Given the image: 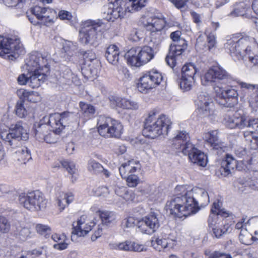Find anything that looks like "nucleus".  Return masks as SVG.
I'll list each match as a JSON object with an SVG mask.
<instances>
[{"label":"nucleus","mask_w":258,"mask_h":258,"mask_svg":"<svg viewBox=\"0 0 258 258\" xmlns=\"http://www.w3.org/2000/svg\"><path fill=\"white\" fill-rule=\"evenodd\" d=\"M102 20H89L84 23V26L80 31L79 39L81 43L87 44H95L98 42V34L97 28L102 26Z\"/></svg>","instance_id":"12"},{"label":"nucleus","mask_w":258,"mask_h":258,"mask_svg":"<svg viewBox=\"0 0 258 258\" xmlns=\"http://www.w3.org/2000/svg\"><path fill=\"white\" fill-rule=\"evenodd\" d=\"M240 242L245 245H250L254 237L246 229H242L239 235Z\"/></svg>","instance_id":"47"},{"label":"nucleus","mask_w":258,"mask_h":258,"mask_svg":"<svg viewBox=\"0 0 258 258\" xmlns=\"http://www.w3.org/2000/svg\"><path fill=\"white\" fill-rule=\"evenodd\" d=\"M244 187H249L254 189L258 190V178L253 177L252 179L248 178L244 182L242 183Z\"/></svg>","instance_id":"59"},{"label":"nucleus","mask_w":258,"mask_h":258,"mask_svg":"<svg viewBox=\"0 0 258 258\" xmlns=\"http://www.w3.org/2000/svg\"><path fill=\"white\" fill-rule=\"evenodd\" d=\"M5 144L14 149L21 145V140H27L29 138L26 130L22 125L21 121H17L9 130V133L2 136Z\"/></svg>","instance_id":"11"},{"label":"nucleus","mask_w":258,"mask_h":258,"mask_svg":"<svg viewBox=\"0 0 258 258\" xmlns=\"http://www.w3.org/2000/svg\"><path fill=\"white\" fill-rule=\"evenodd\" d=\"M232 77L222 68L216 66L210 69L202 79V84L211 85L217 95V102L225 107L232 108L238 102L237 91L230 87L225 89L224 86L230 83Z\"/></svg>","instance_id":"1"},{"label":"nucleus","mask_w":258,"mask_h":258,"mask_svg":"<svg viewBox=\"0 0 258 258\" xmlns=\"http://www.w3.org/2000/svg\"><path fill=\"white\" fill-rule=\"evenodd\" d=\"M152 244L154 248L159 251L168 247V243L166 239L157 238L155 241L152 242Z\"/></svg>","instance_id":"54"},{"label":"nucleus","mask_w":258,"mask_h":258,"mask_svg":"<svg viewBox=\"0 0 258 258\" xmlns=\"http://www.w3.org/2000/svg\"><path fill=\"white\" fill-rule=\"evenodd\" d=\"M89 60H94L96 63L92 62L88 64V66H84L82 68V74L87 78L94 77L97 76L98 73L100 64L97 60H94V58H89Z\"/></svg>","instance_id":"33"},{"label":"nucleus","mask_w":258,"mask_h":258,"mask_svg":"<svg viewBox=\"0 0 258 258\" xmlns=\"http://www.w3.org/2000/svg\"><path fill=\"white\" fill-rule=\"evenodd\" d=\"M176 196L167 202L166 209L167 212L174 217H186L192 214L194 210L191 207L193 200L187 198L185 194H179L176 192Z\"/></svg>","instance_id":"4"},{"label":"nucleus","mask_w":258,"mask_h":258,"mask_svg":"<svg viewBox=\"0 0 258 258\" xmlns=\"http://www.w3.org/2000/svg\"><path fill=\"white\" fill-rule=\"evenodd\" d=\"M126 179L128 186L131 187L136 186L139 182V177L134 174H130Z\"/></svg>","instance_id":"60"},{"label":"nucleus","mask_w":258,"mask_h":258,"mask_svg":"<svg viewBox=\"0 0 258 258\" xmlns=\"http://www.w3.org/2000/svg\"><path fill=\"white\" fill-rule=\"evenodd\" d=\"M139 47H132L128 50L125 54V57L128 64L133 67H140L141 63L140 61Z\"/></svg>","instance_id":"30"},{"label":"nucleus","mask_w":258,"mask_h":258,"mask_svg":"<svg viewBox=\"0 0 258 258\" xmlns=\"http://www.w3.org/2000/svg\"><path fill=\"white\" fill-rule=\"evenodd\" d=\"M17 94L20 98H22L24 100L26 99L32 103H36L41 100L39 93L35 91H28L24 89H20L18 90Z\"/></svg>","instance_id":"36"},{"label":"nucleus","mask_w":258,"mask_h":258,"mask_svg":"<svg viewBox=\"0 0 258 258\" xmlns=\"http://www.w3.org/2000/svg\"><path fill=\"white\" fill-rule=\"evenodd\" d=\"M171 121L168 117L162 114L158 117L154 111L150 112L144 123V135L154 139L161 135H167Z\"/></svg>","instance_id":"2"},{"label":"nucleus","mask_w":258,"mask_h":258,"mask_svg":"<svg viewBox=\"0 0 258 258\" xmlns=\"http://www.w3.org/2000/svg\"><path fill=\"white\" fill-rule=\"evenodd\" d=\"M74 200V195L71 192H62L56 199V206L60 212L63 211L66 205L70 204Z\"/></svg>","instance_id":"35"},{"label":"nucleus","mask_w":258,"mask_h":258,"mask_svg":"<svg viewBox=\"0 0 258 258\" xmlns=\"http://www.w3.org/2000/svg\"><path fill=\"white\" fill-rule=\"evenodd\" d=\"M159 227L157 215L151 213L143 217L138 222L139 229L143 233L151 234L156 231Z\"/></svg>","instance_id":"16"},{"label":"nucleus","mask_w":258,"mask_h":258,"mask_svg":"<svg viewBox=\"0 0 258 258\" xmlns=\"http://www.w3.org/2000/svg\"><path fill=\"white\" fill-rule=\"evenodd\" d=\"M146 0H127L124 2L127 12L133 13L140 10L145 6Z\"/></svg>","instance_id":"40"},{"label":"nucleus","mask_w":258,"mask_h":258,"mask_svg":"<svg viewBox=\"0 0 258 258\" xmlns=\"http://www.w3.org/2000/svg\"><path fill=\"white\" fill-rule=\"evenodd\" d=\"M160 44V43H159V40L154 41L153 39H151L148 45L139 47V59L141 66L147 63L154 58L155 54L158 50Z\"/></svg>","instance_id":"17"},{"label":"nucleus","mask_w":258,"mask_h":258,"mask_svg":"<svg viewBox=\"0 0 258 258\" xmlns=\"http://www.w3.org/2000/svg\"><path fill=\"white\" fill-rule=\"evenodd\" d=\"M198 104L200 112L204 116H209L211 114L214 106L212 98L204 92L198 96Z\"/></svg>","instance_id":"22"},{"label":"nucleus","mask_w":258,"mask_h":258,"mask_svg":"<svg viewBox=\"0 0 258 258\" xmlns=\"http://www.w3.org/2000/svg\"><path fill=\"white\" fill-rule=\"evenodd\" d=\"M25 53V50L17 38L4 37L0 36V55L3 57L13 60Z\"/></svg>","instance_id":"7"},{"label":"nucleus","mask_w":258,"mask_h":258,"mask_svg":"<svg viewBox=\"0 0 258 258\" xmlns=\"http://www.w3.org/2000/svg\"><path fill=\"white\" fill-rule=\"evenodd\" d=\"M189 141V135L185 131H178L172 140V146L175 149H179L181 146Z\"/></svg>","instance_id":"32"},{"label":"nucleus","mask_w":258,"mask_h":258,"mask_svg":"<svg viewBox=\"0 0 258 258\" xmlns=\"http://www.w3.org/2000/svg\"><path fill=\"white\" fill-rule=\"evenodd\" d=\"M175 191L179 194H185L188 198L189 197L193 200V204H191V206L194 210L192 214L198 212L200 207H204L209 203L208 192L203 188L197 187L191 188L187 185H181L176 186Z\"/></svg>","instance_id":"5"},{"label":"nucleus","mask_w":258,"mask_h":258,"mask_svg":"<svg viewBox=\"0 0 258 258\" xmlns=\"http://www.w3.org/2000/svg\"><path fill=\"white\" fill-rule=\"evenodd\" d=\"M181 32L180 31H176L173 32L170 34V38L174 43H179L183 45L185 40L181 38Z\"/></svg>","instance_id":"62"},{"label":"nucleus","mask_w":258,"mask_h":258,"mask_svg":"<svg viewBox=\"0 0 258 258\" xmlns=\"http://www.w3.org/2000/svg\"><path fill=\"white\" fill-rule=\"evenodd\" d=\"M218 134L217 130H213L206 133L203 136L204 140L211 148V150H217V153L221 151L224 152L227 149L225 143L219 139Z\"/></svg>","instance_id":"20"},{"label":"nucleus","mask_w":258,"mask_h":258,"mask_svg":"<svg viewBox=\"0 0 258 258\" xmlns=\"http://www.w3.org/2000/svg\"><path fill=\"white\" fill-rule=\"evenodd\" d=\"M30 12L38 20H34L32 16L27 15L29 21L33 25L40 24L48 26L53 22L55 12L50 9L36 6L31 9Z\"/></svg>","instance_id":"14"},{"label":"nucleus","mask_w":258,"mask_h":258,"mask_svg":"<svg viewBox=\"0 0 258 258\" xmlns=\"http://www.w3.org/2000/svg\"><path fill=\"white\" fill-rule=\"evenodd\" d=\"M28 72L43 71L48 69L47 59L38 52H33L29 56L26 62Z\"/></svg>","instance_id":"18"},{"label":"nucleus","mask_w":258,"mask_h":258,"mask_svg":"<svg viewBox=\"0 0 258 258\" xmlns=\"http://www.w3.org/2000/svg\"><path fill=\"white\" fill-rule=\"evenodd\" d=\"M49 118V116H45L39 122L34 124L35 137L39 141H43L51 128L54 127V125L51 124L48 120Z\"/></svg>","instance_id":"21"},{"label":"nucleus","mask_w":258,"mask_h":258,"mask_svg":"<svg viewBox=\"0 0 258 258\" xmlns=\"http://www.w3.org/2000/svg\"><path fill=\"white\" fill-rule=\"evenodd\" d=\"M178 58V56L175 55L172 56L171 52H169L168 54L166 57L165 61L170 67L173 69L176 66Z\"/></svg>","instance_id":"61"},{"label":"nucleus","mask_w":258,"mask_h":258,"mask_svg":"<svg viewBox=\"0 0 258 258\" xmlns=\"http://www.w3.org/2000/svg\"><path fill=\"white\" fill-rule=\"evenodd\" d=\"M249 61L251 63V69L258 71V45H255L252 48V52L248 55Z\"/></svg>","instance_id":"46"},{"label":"nucleus","mask_w":258,"mask_h":258,"mask_svg":"<svg viewBox=\"0 0 258 258\" xmlns=\"http://www.w3.org/2000/svg\"><path fill=\"white\" fill-rule=\"evenodd\" d=\"M211 212L212 213H215L218 217L220 216L224 218L228 217L230 215L229 211L225 210V209H220L219 202H214L213 204L212 208L211 209Z\"/></svg>","instance_id":"51"},{"label":"nucleus","mask_w":258,"mask_h":258,"mask_svg":"<svg viewBox=\"0 0 258 258\" xmlns=\"http://www.w3.org/2000/svg\"><path fill=\"white\" fill-rule=\"evenodd\" d=\"M225 125L230 128H252L258 132V117L227 114L224 117Z\"/></svg>","instance_id":"10"},{"label":"nucleus","mask_w":258,"mask_h":258,"mask_svg":"<svg viewBox=\"0 0 258 258\" xmlns=\"http://www.w3.org/2000/svg\"><path fill=\"white\" fill-rule=\"evenodd\" d=\"M194 83V79L192 77L184 78L181 77L180 81V87L183 92L189 91Z\"/></svg>","instance_id":"49"},{"label":"nucleus","mask_w":258,"mask_h":258,"mask_svg":"<svg viewBox=\"0 0 258 258\" xmlns=\"http://www.w3.org/2000/svg\"><path fill=\"white\" fill-rule=\"evenodd\" d=\"M80 106L81 111L86 116H90L95 113V107L91 104L81 102L80 103Z\"/></svg>","instance_id":"52"},{"label":"nucleus","mask_w":258,"mask_h":258,"mask_svg":"<svg viewBox=\"0 0 258 258\" xmlns=\"http://www.w3.org/2000/svg\"><path fill=\"white\" fill-rule=\"evenodd\" d=\"M52 167L53 168H59L60 167L65 168L68 173L72 176V178L74 177L75 180H76L77 177L75 174L77 170L75 165L73 162L68 160H58L53 163Z\"/></svg>","instance_id":"31"},{"label":"nucleus","mask_w":258,"mask_h":258,"mask_svg":"<svg viewBox=\"0 0 258 258\" xmlns=\"http://www.w3.org/2000/svg\"><path fill=\"white\" fill-rule=\"evenodd\" d=\"M47 247L46 246H42L38 249H33L31 251H29L27 253L30 254V258H32V255H34L36 256H40L42 254H44L46 257L47 254Z\"/></svg>","instance_id":"64"},{"label":"nucleus","mask_w":258,"mask_h":258,"mask_svg":"<svg viewBox=\"0 0 258 258\" xmlns=\"http://www.w3.org/2000/svg\"><path fill=\"white\" fill-rule=\"evenodd\" d=\"M109 100L112 108L119 107L124 109H136L138 108L137 103L125 98L112 95L109 97Z\"/></svg>","instance_id":"23"},{"label":"nucleus","mask_w":258,"mask_h":258,"mask_svg":"<svg viewBox=\"0 0 258 258\" xmlns=\"http://www.w3.org/2000/svg\"><path fill=\"white\" fill-rule=\"evenodd\" d=\"M15 234L22 241H25L31 237V231L29 228L18 226L16 228Z\"/></svg>","instance_id":"43"},{"label":"nucleus","mask_w":258,"mask_h":258,"mask_svg":"<svg viewBox=\"0 0 258 258\" xmlns=\"http://www.w3.org/2000/svg\"><path fill=\"white\" fill-rule=\"evenodd\" d=\"M98 132L100 136L106 138H119L122 133L123 126L118 121L105 115H100L97 120Z\"/></svg>","instance_id":"6"},{"label":"nucleus","mask_w":258,"mask_h":258,"mask_svg":"<svg viewBox=\"0 0 258 258\" xmlns=\"http://www.w3.org/2000/svg\"><path fill=\"white\" fill-rule=\"evenodd\" d=\"M48 120L57 128L61 131L65 126L69 125L74 120V114L69 111H64L61 113H55L49 115Z\"/></svg>","instance_id":"19"},{"label":"nucleus","mask_w":258,"mask_h":258,"mask_svg":"<svg viewBox=\"0 0 258 258\" xmlns=\"http://www.w3.org/2000/svg\"><path fill=\"white\" fill-rule=\"evenodd\" d=\"M140 169V164L139 162L132 159L123 163L119 167V171L121 176L123 178H126L127 176L134 174Z\"/></svg>","instance_id":"26"},{"label":"nucleus","mask_w":258,"mask_h":258,"mask_svg":"<svg viewBox=\"0 0 258 258\" xmlns=\"http://www.w3.org/2000/svg\"><path fill=\"white\" fill-rule=\"evenodd\" d=\"M15 110L16 115L20 118H24L27 115L29 108L27 104L22 98H20L17 101Z\"/></svg>","instance_id":"39"},{"label":"nucleus","mask_w":258,"mask_h":258,"mask_svg":"<svg viewBox=\"0 0 258 258\" xmlns=\"http://www.w3.org/2000/svg\"><path fill=\"white\" fill-rule=\"evenodd\" d=\"M141 22L144 28L151 32V39L154 41L159 40V43H161L165 34L163 30L166 25L164 18L162 16L143 17Z\"/></svg>","instance_id":"9"},{"label":"nucleus","mask_w":258,"mask_h":258,"mask_svg":"<svg viewBox=\"0 0 258 258\" xmlns=\"http://www.w3.org/2000/svg\"><path fill=\"white\" fill-rule=\"evenodd\" d=\"M178 149L180 150L184 155H188L189 158L190 153H194L195 150H197V148H195L194 145L188 141L183 144L181 146V148Z\"/></svg>","instance_id":"53"},{"label":"nucleus","mask_w":258,"mask_h":258,"mask_svg":"<svg viewBox=\"0 0 258 258\" xmlns=\"http://www.w3.org/2000/svg\"><path fill=\"white\" fill-rule=\"evenodd\" d=\"M190 155L189 159L193 163L202 167L206 166L208 161L207 157L203 152L197 149Z\"/></svg>","instance_id":"34"},{"label":"nucleus","mask_w":258,"mask_h":258,"mask_svg":"<svg viewBox=\"0 0 258 258\" xmlns=\"http://www.w3.org/2000/svg\"><path fill=\"white\" fill-rule=\"evenodd\" d=\"M62 49L67 55L72 56L73 53L77 50V46L72 41H65L63 43Z\"/></svg>","instance_id":"55"},{"label":"nucleus","mask_w":258,"mask_h":258,"mask_svg":"<svg viewBox=\"0 0 258 258\" xmlns=\"http://www.w3.org/2000/svg\"><path fill=\"white\" fill-rule=\"evenodd\" d=\"M10 229V224L8 219L4 216H0V232L7 233Z\"/></svg>","instance_id":"58"},{"label":"nucleus","mask_w":258,"mask_h":258,"mask_svg":"<svg viewBox=\"0 0 258 258\" xmlns=\"http://www.w3.org/2000/svg\"><path fill=\"white\" fill-rule=\"evenodd\" d=\"M114 191L117 196L122 197L123 199L125 200L129 199L128 198V192L126 187L124 186L116 187L114 189Z\"/></svg>","instance_id":"63"},{"label":"nucleus","mask_w":258,"mask_h":258,"mask_svg":"<svg viewBox=\"0 0 258 258\" xmlns=\"http://www.w3.org/2000/svg\"><path fill=\"white\" fill-rule=\"evenodd\" d=\"M255 45H258L256 44L253 38L245 36L237 39L236 36H233L227 39L224 44V48L231 56L240 59L250 54Z\"/></svg>","instance_id":"3"},{"label":"nucleus","mask_w":258,"mask_h":258,"mask_svg":"<svg viewBox=\"0 0 258 258\" xmlns=\"http://www.w3.org/2000/svg\"><path fill=\"white\" fill-rule=\"evenodd\" d=\"M131 241L126 240L121 242H115L109 244L111 249L125 251H130Z\"/></svg>","instance_id":"48"},{"label":"nucleus","mask_w":258,"mask_h":258,"mask_svg":"<svg viewBox=\"0 0 258 258\" xmlns=\"http://www.w3.org/2000/svg\"><path fill=\"white\" fill-rule=\"evenodd\" d=\"M15 157L20 162L26 163L32 159L30 151L26 147H22L15 152Z\"/></svg>","instance_id":"38"},{"label":"nucleus","mask_w":258,"mask_h":258,"mask_svg":"<svg viewBox=\"0 0 258 258\" xmlns=\"http://www.w3.org/2000/svg\"><path fill=\"white\" fill-rule=\"evenodd\" d=\"M197 71L198 69L194 64L192 63H187L182 68L181 77L188 78L192 77L194 78Z\"/></svg>","instance_id":"42"},{"label":"nucleus","mask_w":258,"mask_h":258,"mask_svg":"<svg viewBox=\"0 0 258 258\" xmlns=\"http://www.w3.org/2000/svg\"><path fill=\"white\" fill-rule=\"evenodd\" d=\"M205 254L209 258H232L230 254L219 251H210L206 250Z\"/></svg>","instance_id":"56"},{"label":"nucleus","mask_w":258,"mask_h":258,"mask_svg":"<svg viewBox=\"0 0 258 258\" xmlns=\"http://www.w3.org/2000/svg\"><path fill=\"white\" fill-rule=\"evenodd\" d=\"M28 75H29L28 85L32 88L39 87L45 81L46 78L43 72H28Z\"/></svg>","instance_id":"27"},{"label":"nucleus","mask_w":258,"mask_h":258,"mask_svg":"<svg viewBox=\"0 0 258 258\" xmlns=\"http://www.w3.org/2000/svg\"><path fill=\"white\" fill-rule=\"evenodd\" d=\"M163 80V76L159 72L152 70L140 77L137 85L138 90L144 93L158 86Z\"/></svg>","instance_id":"13"},{"label":"nucleus","mask_w":258,"mask_h":258,"mask_svg":"<svg viewBox=\"0 0 258 258\" xmlns=\"http://www.w3.org/2000/svg\"><path fill=\"white\" fill-rule=\"evenodd\" d=\"M250 130L249 131H244L243 133V137L245 140L249 143V146L251 148L252 145H257V143L255 141V139L258 138V136L254 135V132H257V131L254 130L252 128H249Z\"/></svg>","instance_id":"50"},{"label":"nucleus","mask_w":258,"mask_h":258,"mask_svg":"<svg viewBox=\"0 0 258 258\" xmlns=\"http://www.w3.org/2000/svg\"><path fill=\"white\" fill-rule=\"evenodd\" d=\"M61 132L57 127H52L43 141L49 144L56 143L59 138Z\"/></svg>","instance_id":"41"},{"label":"nucleus","mask_w":258,"mask_h":258,"mask_svg":"<svg viewBox=\"0 0 258 258\" xmlns=\"http://www.w3.org/2000/svg\"><path fill=\"white\" fill-rule=\"evenodd\" d=\"M35 229L37 232L41 235H47L51 232V228L49 226L42 224H37Z\"/></svg>","instance_id":"57"},{"label":"nucleus","mask_w":258,"mask_h":258,"mask_svg":"<svg viewBox=\"0 0 258 258\" xmlns=\"http://www.w3.org/2000/svg\"><path fill=\"white\" fill-rule=\"evenodd\" d=\"M103 18L107 21L113 22L117 18L124 17L127 9L124 2H120L119 5L109 4L105 6L103 9Z\"/></svg>","instance_id":"15"},{"label":"nucleus","mask_w":258,"mask_h":258,"mask_svg":"<svg viewBox=\"0 0 258 258\" xmlns=\"http://www.w3.org/2000/svg\"><path fill=\"white\" fill-rule=\"evenodd\" d=\"M87 169L93 173L98 174L101 173V170H103V167L95 160L90 159L88 161Z\"/></svg>","instance_id":"45"},{"label":"nucleus","mask_w":258,"mask_h":258,"mask_svg":"<svg viewBox=\"0 0 258 258\" xmlns=\"http://www.w3.org/2000/svg\"><path fill=\"white\" fill-rule=\"evenodd\" d=\"M99 215L102 224L106 226L113 224L116 218V214L114 212L107 210L99 211Z\"/></svg>","instance_id":"37"},{"label":"nucleus","mask_w":258,"mask_h":258,"mask_svg":"<svg viewBox=\"0 0 258 258\" xmlns=\"http://www.w3.org/2000/svg\"><path fill=\"white\" fill-rule=\"evenodd\" d=\"M119 48L114 44H111L107 47L105 55L110 63L116 66L119 62Z\"/></svg>","instance_id":"29"},{"label":"nucleus","mask_w":258,"mask_h":258,"mask_svg":"<svg viewBox=\"0 0 258 258\" xmlns=\"http://www.w3.org/2000/svg\"><path fill=\"white\" fill-rule=\"evenodd\" d=\"M207 41H205L204 36L200 35L197 39L196 47L202 50H211L216 47L217 43L216 36L213 33H207Z\"/></svg>","instance_id":"25"},{"label":"nucleus","mask_w":258,"mask_h":258,"mask_svg":"<svg viewBox=\"0 0 258 258\" xmlns=\"http://www.w3.org/2000/svg\"><path fill=\"white\" fill-rule=\"evenodd\" d=\"M187 44L185 41L184 44L182 45L179 43H174L171 44L169 52H171V55H175L178 57H180L181 54L183 53L184 50L186 48Z\"/></svg>","instance_id":"44"},{"label":"nucleus","mask_w":258,"mask_h":258,"mask_svg":"<svg viewBox=\"0 0 258 258\" xmlns=\"http://www.w3.org/2000/svg\"><path fill=\"white\" fill-rule=\"evenodd\" d=\"M18 199L22 206L31 211L42 210L46 207L47 203L44 195L39 190L21 193Z\"/></svg>","instance_id":"8"},{"label":"nucleus","mask_w":258,"mask_h":258,"mask_svg":"<svg viewBox=\"0 0 258 258\" xmlns=\"http://www.w3.org/2000/svg\"><path fill=\"white\" fill-rule=\"evenodd\" d=\"M85 216H82L77 221L76 225H73L72 233L78 236H84L91 230L96 223L94 221L86 223L85 221Z\"/></svg>","instance_id":"24"},{"label":"nucleus","mask_w":258,"mask_h":258,"mask_svg":"<svg viewBox=\"0 0 258 258\" xmlns=\"http://www.w3.org/2000/svg\"><path fill=\"white\" fill-rule=\"evenodd\" d=\"M237 166V161L231 155L226 154L224 160L221 162L220 171L224 176L229 174L231 171Z\"/></svg>","instance_id":"28"}]
</instances>
